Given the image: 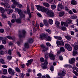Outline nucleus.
Instances as JSON below:
<instances>
[{"mask_svg": "<svg viewBox=\"0 0 78 78\" xmlns=\"http://www.w3.org/2000/svg\"><path fill=\"white\" fill-rule=\"evenodd\" d=\"M41 67L42 69H46L47 68V65H44V63H42Z\"/></svg>", "mask_w": 78, "mask_h": 78, "instance_id": "19", "label": "nucleus"}, {"mask_svg": "<svg viewBox=\"0 0 78 78\" xmlns=\"http://www.w3.org/2000/svg\"><path fill=\"white\" fill-rule=\"evenodd\" d=\"M73 72L76 75V76H78V73L74 70L73 71Z\"/></svg>", "mask_w": 78, "mask_h": 78, "instance_id": "44", "label": "nucleus"}, {"mask_svg": "<svg viewBox=\"0 0 78 78\" xmlns=\"http://www.w3.org/2000/svg\"><path fill=\"white\" fill-rule=\"evenodd\" d=\"M65 37H66V39H67V40H70V39H71V37L69 36V35H67V36H65Z\"/></svg>", "mask_w": 78, "mask_h": 78, "instance_id": "27", "label": "nucleus"}, {"mask_svg": "<svg viewBox=\"0 0 78 78\" xmlns=\"http://www.w3.org/2000/svg\"><path fill=\"white\" fill-rule=\"evenodd\" d=\"M67 50L68 51H72V48L71 46L68 48Z\"/></svg>", "mask_w": 78, "mask_h": 78, "instance_id": "48", "label": "nucleus"}, {"mask_svg": "<svg viewBox=\"0 0 78 78\" xmlns=\"http://www.w3.org/2000/svg\"><path fill=\"white\" fill-rule=\"evenodd\" d=\"M16 72H20V69H19V68H16L15 69Z\"/></svg>", "mask_w": 78, "mask_h": 78, "instance_id": "47", "label": "nucleus"}, {"mask_svg": "<svg viewBox=\"0 0 78 78\" xmlns=\"http://www.w3.org/2000/svg\"><path fill=\"white\" fill-rule=\"evenodd\" d=\"M24 47L26 48H29V47H30L29 43H27V42L25 43L24 44Z\"/></svg>", "mask_w": 78, "mask_h": 78, "instance_id": "16", "label": "nucleus"}, {"mask_svg": "<svg viewBox=\"0 0 78 78\" xmlns=\"http://www.w3.org/2000/svg\"><path fill=\"white\" fill-rule=\"evenodd\" d=\"M19 75L21 77H22V78H23V77H24V76H25V74L23 73H21Z\"/></svg>", "mask_w": 78, "mask_h": 78, "instance_id": "41", "label": "nucleus"}, {"mask_svg": "<svg viewBox=\"0 0 78 78\" xmlns=\"http://www.w3.org/2000/svg\"><path fill=\"white\" fill-rule=\"evenodd\" d=\"M55 25H57V26H58L59 25V22L58 21H56L55 22Z\"/></svg>", "mask_w": 78, "mask_h": 78, "instance_id": "51", "label": "nucleus"}, {"mask_svg": "<svg viewBox=\"0 0 78 78\" xmlns=\"http://www.w3.org/2000/svg\"><path fill=\"white\" fill-rule=\"evenodd\" d=\"M15 11L18 12V14L20 15V16L21 19H22V18H23V17H25V15L23 14V11H22V10L16 8H15Z\"/></svg>", "mask_w": 78, "mask_h": 78, "instance_id": "2", "label": "nucleus"}, {"mask_svg": "<svg viewBox=\"0 0 78 78\" xmlns=\"http://www.w3.org/2000/svg\"><path fill=\"white\" fill-rule=\"evenodd\" d=\"M58 7L60 8V9H62L63 8V5L62 3H59L58 5Z\"/></svg>", "mask_w": 78, "mask_h": 78, "instance_id": "24", "label": "nucleus"}, {"mask_svg": "<svg viewBox=\"0 0 78 78\" xmlns=\"http://www.w3.org/2000/svg\"><path fill=\"white\" fill-rule=\"evenodd\" d=\"M65 9L66 11H69V8H68V7L67 6H66L65 7Z\"/></svg>", "mask_w": 78, "mask_h": 78, "instance_id": "64", "label": "nucleus"}, {"mask_svg": "<svg viewBox=\"0 0 78 78\" xmlns=\"http://www.w3.org/2000/svg\"><path fill=\"white\" fill-rule=\"evenodd\" d=\"M49 56L50 59L52 60H54L55 59V58L56 55H53L52 53H50L49 54Z\"/></svg>", "mask_w": 78, "mask_h": 78, "instance_id": "8", "label": "nucleus"}, {"mask_svg": "<svg viewBox=\"0 0 78 78\" xmlns=\"http://www.w3.org/2000/svg\"><path fill=\"white\" fill-rule=\"evenodd\" d=\"M73 11L74 13H77V11H76V9H73Z\"/></svg>", "mask_w": 78, "mask_h": 78, "instance_id": "54", "label": "nucleus"}, {"mask_svg": "<svg viewBox=\"0 0 78 78\" xmlns=\"http://www.w3.org/2000/svg\"><path fill=\"white\" fill-rule=\"evenodd\" d=\"M60 53H61L60 51H58L57 52V56H59Z\"/></svg>", "mask_w": 78, "mask_h": 78, "instance_id": "63", "label": "nucleus"}, {"mask_svg": "<svg viewBox=\"0 0 78 78\" xmlns=\"http://www.w3.org/2000/svg\"><path fill=\"white\" fill-rule=\"evenodd\" d=\"M70 46H71L69 44H66L65 45V48L67 49H68V48H69Z\"/></svg>", "mask_w": 78, "mask_h": 78, "instance_id": "25", "label": "nucleus"}, {"mask_svg": "<svg viewBox=\"0 0 78 78\" xmlns=\"http://www.w3.org/2000/svg\"><path fill=\"white\" fill-rule=\"evenodd\" d=\"M13 5H15V6H17L19 4V2H17L16 1H15L14 2H13Z\"/></svg>", "mask_w": 78, "mask_h": 78, "instance_id": "32", "label": "nucleus"}, {"mask_svg": "<svg viewBox=\"0 0 78 78\" xmlns=\"http://www.w3.org/2000/svg\"><path fill=\"white\" fill-rule=\"evenodd\" d=\"M43 5L47 8H49L50 7V4L44 2L43 3Z\"/></svg>", "mask_w": 78, "mask_h": 78, "instance_id": "20", "label": "nucleus"}, {"mask_svg": "<svg viewBox=\"0 0 78 78\" xmlns=\"http://www.w3.org/2000/svg\"><path fill=\"white\" fill-rule=\"evenodd\" d=\"M31 8L32 11H34V5H31Z\"/></svg>", "mask_w": 78, "mask_h": 78, "instance_id": "46", "label": "nucleus"}, {"mask_svg": "<svg viewBox=\"0 0 78 78\" xmlns=\"http://www.w3.org/2000/svg\"><path fill=\"white\" fill-rule=\"evenodd\" d=\"M18 8H23V6H22V5L21 4H18Z\"/></svg>", "mask_w": 78, "mask_h": 78, "instance_id": "53", "label": "nucleus"}, {"mask_svg": "<svg viewBox=\"0 0 78 78\" xmlns=\"http://www.w3.org/2000/svg\"><path fill=\"white\" fill-rule=\"evenodd\" d=\"M5 10L6 12H7L8 14H10V13H12V12H13V10L12 9H5Z\"/></svg>", "mask_w": 78, "mask_h": 78, "instance_id": "9", "label": "nucleus"}, {"mask_svg": "<svg viewBox=\"0 0 78 78\" xmlns=\"http://www.w3.org/2000/svg\"><path fill=\"white\" fill-rule=\"evenodd\" d=\"M5 53V51H0V54L1 55H3Z\"/></svg>", "mask_w": 78, "mask_h": 78, "instance_id": "49", "label": "nucleus"}, {"mask_svg": "<svg viewBox=\"0 0 78 78\" xmlns=\"http://www.w3.org/2000/svg\"><path fill=\"white\" fill-rule=\"evenodd\" d=\"M4 30H3V29H0V32L1 33H3V32H4Z\"/></svg>", "mask_w": 78, "mask_h": 78, "instance_id": "59", "label": "nucleus"}, {"mask_svg": "<svg viewBox=\"0 0 78 78\" xmlns=\"http://www.w3.org/2000/svg\"><path fill=\"white\" fill-rule=\"evenodd\" d=\"M7 39H9L10 40H12V37H11V36H7L6 37Z\"/></svg>", "mask_w": 78, "mask_h": 78, "instance_id": "52", "label": "nucleus"}, {"mask_svg": "<svg viewBox=\"0 0 78 78\" xmlns=\"http://www.w3.org/2000/svg\"><path fill=\"white\" fill-rule=\"evenodd\" d=\"M27 12L29 15L30 18H31V13L30 12V10L28 6H27Z\"/></svg>", "mask_w": 78, "mask_h": 78, "instance_id": "10", "label": "nucleus"}, {"mask_svg": "<svg viewBox=\"0 0 78 78\" xmlns=\"http://www.w3.org/2000/svg\"><path fill=\"white\" fill-rule=\"evenodd\" d=\"M72 22V20H68L66 21V23L65 22H62L61 23V25L62 26H63V25H64L65 27H69V25H68V24H70V23H71Z\"/></svg>", "mask_w": 78, "mask_h": 78, "instance_id": "6", "label": "nucleus"}, {"mask_svg": "<svg viewBox=\"0 0 78 78\" xmlns=\"http://www.w3.org/2000/svg\"><path fill=\"white\" fill-rule=\"evenodd\" d=\"M8 72L7 71V69H4L3 70V73L4 75H6Z\"/></svg>", "mask_w": 78, "mask_h": 78, "instance_id": "30", "label": "nucleus"}, {"mask_svg": "<svg viewBox=\"0 0 78 78\" xmlns=\"http://www.w3.org/2000/svg\"><path fill=\"white\" fill-rule=\"evenodd\" d=\"M56 43L57 46L60 45V41L57 40L56 41Z\"/></svg>", "mask_w": 78, "mask_h": 78, "instance_id": "42", "label": "nucleus"}, {"mask_svg": "<svg viewBox=\"0 0 78 78\" xmlns=\"http://www.w3.org/2000/svg\"><path fill=\"white\" fill-rule=\"evenodd\" d=\"M61 30L63 31H66V27H61Z\"/></svg>", "mask_w": 78, "mask_h": 78, "instance_id": "45", "label": "nucleus"}, {"mask_svg": "<svg viewBox=\"0 0 78 78\" xmlns=\"http://www.w3.org/2000/svg\"><path fill=\"white\" fill-rule=\"evenodd\" d=\"M22 34H19L18 35L20 38H23L24 37L25 34V33H26V31L24 30H22Z\"/></svg>", "mask_w": 78, "mask_h": 78, "instance_id": "7", "label": "nucleus"}, {"mask_svg": "<svg viewBox=\"0 0 78 78\" xmlns=\"http://www.w3.org/2000/svg\"><path fill=\"white\" fill-rule=\"evenodd\" d=\"M43 64H44L45 65H46L47 66L48 64V62L47 61V60H45L44 61V62L43 63Z\"/></svg>", "mask_w": 78, "mask_h": 78, "instance_id": "43", "label": "nucleus"}, {"mask_svg": "<svg viewBox=\"0 0 78 78\" xmlns=\"http://www.w3.org/2000/svg\"><path fill=\"white\" fill-rule=\"evenodd\" d=\"M71 3L72 5H76L77 4L75 0H72L71 2Z\"/></svg>", "mask_w": 78, "mask_h": 78, "instance_id": "23", "label": "nucleus"}, {"mask_svg": "<svg viewBox=\"0 0 78 78\" xmlns=\"http://www.w3.org/2000/svg\"><path fill=\"white\" fill-rule=\"evenodd\" d=\"M71 18L72 19H76L77 18V16H71Z\"/></svg>", "mask_w": 78, "mask_h": 78, "instance_id": "40", "label": "nucleus"}, {"mask_svg": "<svg viewBox=\"0 0 78 78\" xmlns=\"http://www.w3.org/2000/svg\"><path fill=\"white\" fill-rule=\"evenodd\" d=\"M33 31L34 33H36V27H35L33 28Z\"/></svg>", "mask_w": 78, "mask_h": 78, "instance_id": "55", "label": "nucleus"}, {"mask_svg": "<svg viewBox=\"0 0 78 78\" xmlns=\"http://www.w3.org/2000/svg\"><path fill=\"white\" fill-rule=\"evenodd\" d=\"M4 2L5 3L3 2L1 3L2 5H3L5 8H10V5L8 4L9 3V0H5Z\"/></svg>", "mask_w": 78, "mask_h": 78, "instance_id": "3", "label": "nucleus"}, {"mask_svg": "<svg viewBox=\"0 0 78 78\" xmlns=\"http://www.w3.org/2000/svg\"><path fill=\"white\" fill-rule=\"evenodd\" d=\"M78 54V52H77V51H76V50H74L73 52V55L74 56H76V55Z\"/></svg>", "mask_w": 78, "mask_h": 78, "instance_id": "21", "label": "nucleus"}, {"mask_svg": "<svg viewBox=\"0 0 78 78\" xmlns=\"http://www.w3.org/2000/svg\"><path fill=\"white\" fill-rule=\"evenodd\" d=\"M0 10L2 14H4L5 13V9L2 7H0Z\"/></svg>", "mask_w": 78, "mask_h": 78, "instance_id": "22", "label": "nucleus"}, {"mask_svg": "<svg viewBox=\"0 0 78 78\" xmlns=\"http://www.w3.org/2000/svg\"><path fill=\"white\" fill-rule=\"evenodd\" d=\"M36 6L37 7V8L38 11H41L42 12H45L47 9L45 7L43 6H41L39 5H36Z\"/></svg>", "mask_w": 78, "mask_h": 78, "instance_id": "5", "label": "nucleus"}, {"mask_svg": "<svg viewBox=\"0 0 78 78\" xmlns=\"http://www.w3.org/2000/svg\"><path fill=\"white\" fill-rule=\"evenodd\" d=\"M60 51H65V49H64V48L63 47H61L60 48Z\"/></svg>", "mask_w": 78, "mask_h": 78, "instance_id": "38", "label": "nucleus"}, {"mask_svg": "<svg viewBox=\"0 0 78 78\" xmlns=\"http://www.w3.org/2000/svg\"><path fill=\"white\" fill-rule=\"evenodd\" d=\"M51 8L52 9H55L56 8V5L55 4H53L51 5Z\"/></svg>", "mask_w": 78, "mask_h": 78, "instance_id": "29", "label": "nucleus"}, {"mask_svg": "<svg viewBox=\"0 0 78 78\" xmlns=\"http://www.w3.org/2000/svg\"><path fill=\"white\" fill-rule=\"evenodd\" d=\"M33 61V59H30L28 61V63H26V65L27 66H29L30 64H31L32 62Z\"/></svg>", "mask_w": 78, "mask_h": 78, "instance_id": "18", "label": "nucleus"}, {"mask_svg": "<svg viewBox=\"0 0 78 78\" xmlns=\"http://www.w3.org/2000/svg\"><path fill=\"white\" fill-rule=\"evenodd\" d=\"M74 48V50H77L78 49V45H73Z\"/></svg>", "mask_w": 78, "mask_h": 78, "instance_id": "26", "label": "nucleus"}, {"mask_svg": "<svg viewBox=\"0 0 78 78\" xmlns=\"http://www.w3.org/2000/svg\"><path fill=\"white\" fill-rule=\"evenodd\" d=\"M8 53L9 54V55H11V54H12V53H11V50H10V49H9L8 50Z\"/></svg>", "mask_w": 78, "mask_h": 78, "instance_id": "58", "label": "nucleus"}, {"mask_svg": "<svg viewBox=\"0 0 78 78\" xmlns=\"http://www.w3.org/2000/svg\"><path fill=\"white\" fill-rule=\"evenodd\" d=\"M2 42L3 44H6V41H5V40H3L2 41Z\"/></svg>", "mask_w": 78, "mask_h": 78, "instance_id": "62", "label": "nucleus"}, {"mask_svg": "<svg viewBox=\"0 0 78 78\" xmlns=\"http://www.w3.org/2000/svg\"><path fill=\"white\" fill-rule=\"evenodd\" d=\"M59 58L61 61L63 60V57H62V56L61 55L59 56Z\"/></svg>", "mask_w": 78, "mask_h": 78, "instance_id": "61", "label": "nucleus"}, {"mask_svg": "<svg viewBox=\"0 0 78 78\" xmlns=\"http://www.w3.org/2000/svg\"><path fill=\"white\" fill-rule=\"evenodd\" d=\"M40 37L41 38V39H44V38L47 37V35L44 34L40 36Z\"/></svg>", "mask_w": 78, "mask_h": 78, "instance_id": "15", "label": "nucleus"}, {"mask_svg": "<svg viewBox=\"0 0 78 78\" xmlns=\"http://www.w3.org/2000/svg\"><path fill=\"white\" fill-rule=\"evenodd\" d=\"M44 12L50 17H53L55 16V14H54L53 12L50 10L48 9H46Z\"/></svg>", "mask_w": 78, "mask_h": 78, "instance_id": "1", "label": "nucleus"}, {"mask_svg": "<svg viewBox=\"0 0 78 78\" xmlns=\"http://www.w3.org/2000/svg\"><path fill=\"white\" fill-rule=\"evenodd\" d=\"M29 44H32L33 42V39L32 38H29L27 40V42Z\"/></svg>", "mask_w": 78, "mask_h": 78, "instance_id": "14", "label": "nucleus"}, {"mask_svg": "<svg viewBox=\"0 0 78 78\" xmlns=\"http://www.w3.org/2000/svg\"><path fill=\"white\" fill-rule=\"evenodd\" d=\"M64 15V12H61L59 13V17H62Z\"/></svg>", "mask_w": 78, "mask_h": 78, "instance_id": "33", "label": "nucleus"}, {"mask_svg": "<svg viewBox=\"0 0 78 78\" xmlns=\"http://www.w3.org/2000/svg\"><path fill=\"white\" fill-rule=\"evenodd\" d=\"M75 58H73L71 59V60H69V62L70 64H73L75 62Z\"/></svg>", "mask_w": 78, "mask_h": 78, "instance_id": "17", "label": "nucleus"}, {"mask_svg": "<svg viewBox=\"0 0 78 78\" xmlns=\"http://www.w3.org/2000/svg\"><path fill=\"white\" fill-rule=\"evenodd\" d=\"M49 23L51 25H52L53 23V21L51 19H50L49 20Z\"/></svg>", "mask_w": 78, "mask_h": 78, "instance_id": "31", "label": "nucleus"}, {"mask_svg": "<svg viewBox=\"0 0 78 78\" xmlns=\"http://www.w3.org/2000/svg\"><path fill=\"white\" fill-rule=\"evenodd\" d=\"M0 62L2 64H5V62L4 61V60H3V59L2 58L0 59Z\"/></svg>", "mask_w": 78, "mask_h": 78, "instance_id": "39", "label": "nucleus"}, {"mask_svg": "<svg viewBox=\"0 0 78 78\" xmlns=\"http://www.w3.org/2000/svg\"><path fill=\"white\" fill-rule=\"evenodd\" d=\"M41 48L42 49V52L43 53H44L45 54V58L46 59H48V53H47V52L46 51V50H45V46L44 45L42 44L41 45Z\"/></svg>", "mask_w": 78, "mask_h": 78, "instance_id": "4", "label": "nucleus"}, {"mask_svg": "<svg viewBox=\"0 0 78 78\" xmlns=\"http://www.w3.org/2000/svg\"><path fill=\"white\" fill-rule=\"evenodd\" d=\"M44 25L43 23H41L40 24V26L41 27H43Z\"/></svg>", "mask_w": 78, "mask_h": 78, "instance_id": "50", "label": "nucleus"}, {"mask_svg": "<svg viewBox=\"0 0 78 78\" xmlns=\"http://www.w3.org/2000/svg\"><path fill=\"white\" fill-rule=\"evenodd\" d=\"M43 23L44 25L46 27H48L49 26V24H48V22H47V20H43Z\"/></svg>", "mask_w": 78, "mask_h": 78, "instance_id": "12", "label": "nucleus"}, {"mask_svg": "<svg viewBox=\"0 0 78 78\" xmlns=\"http://www.w3.org/2000/svg\"><path fill=\"white\" fill-rule=\"evenodd\" d=\"M46 41H51V38L50 37L48 36L47 37Z\"/></svg>", "mask_w": 78, "mask_h": 78, "instance_id": "36", "label": "nucleus"}, {"mask_svg": "<svg viewBox=\"0 0 78 78\" xmlns=\"http://www.w3.org/2000/svg\"><path fill=\"white\" fill-rule=\"evenodd\" d=\"M16 22L18 23H21L22 22L21 21V20L20 19L16 20Z\"/></svg>", "mask_w": 78, "mask_h": 78, "instance_id": "35", "label": "nucleus"}, {"mask_svg": "<svg viewBox=\"0 0 78 78\" xmlns=\"http://www.w3.org/2000/svg\"><path fill=\"white\" fill-rule=\"evenodd\" d=\"M50 70L51 71H53L54 70V67L53 66H51L50 68Z\"/></svg>", "mask_w": 78, "mask_h": 78, "instance_id": "57", "label": "nucleus"}, {"mask_svg": "<svg viewBox=\"0 0 78 78\" xmlns=\"http://www.w3.org/2000/svg\"><path fill=\"white\" fill-rule=\"evenodd\" d=\"M46 31H47V32H48L49 34H51V30L49 29H45Z\"/></svg>", "mask_w": 78, "mask_h": 78, "instance_id": "37", "label": "nucleus"}, {"mask_svg": "<svg viewBox=\"0 0 78 78\" xmlns=\"http://www.w3.org/2000/svg\"><path fill=\"white\" fill-rule=\"evenodd\" d=\"M8 71L10 74H14V71L11 68H9Z\"/></svg>", "mask_w": 78, "mask_h": 78, "instance_id": "11", "label": "nucleus"}, {"mask_svg": "<svg viewBox=\"0 0 78 78\" xmlns=\"http://www.w3.org/2000/svg\"><path fill=\"white\" fill-rule=\"evenodd\" d=\"M40 61H41V62H43L44 61V58H40Z\"/></svg>", "mask_w": 78, "mask_h": 78, "instance_id": "60", "label": "nucleus"}, {"mask_svg": "<svg viewBox=\"0 0 78 78\" xmlns=\"http://www.w3.org/2000/svg\"><path fill=\"white\" fill-rule=\"evenodd\" d=\"M58 75L59 76H65L66 75V72L64 71H62L61 73H59L58 74Z\"/></svg>", "mask_w": 78, "mask_h": 78, "instance_id": "13", "label": "nucleus"}, {"mask_svg": "<svg viewBox=\"0 0 78 78\" xmlns=\"http://www.w3.org/2000/svg\"><path fill=\"white\" fill-rule=\"evenodd\" d=\"M12 16L13 19H14V20L16 19V14L13 13L12 14Z\"/></svg>", "mask_w": 78, "mask_h": 78, "instance_id": "28", "label": "nucleus"}, {"mask_svg": "<svg viewBox=\"0 0 78 78\" xmlns=\"http://www.w3.org/2000/svg\"><path fill=\"white\" fill-rule=\"evenodd\" d=\"M8 23L10 27H11V26H12V24L11 23V22L10 21H8Z\"/></svg>", "mask_w": 78, "mask_h": 78, "instance_id": "56", "label": "nucleus"}, {"mask_svg": "<svg viewBox=\"0 0 78 78\" xmlns=\"http://www.w3.org/2000/svg\"><path fill=\"white\" fill-rule=\"evenodd\" d=\"M61 45L62 46H64V43L63 41L62 40L60 41V45Z\"/></svg>", "mask_w": 78, "mask_h": 78, "instance_id": "34", "label": "nucleus"}]
</instances>
